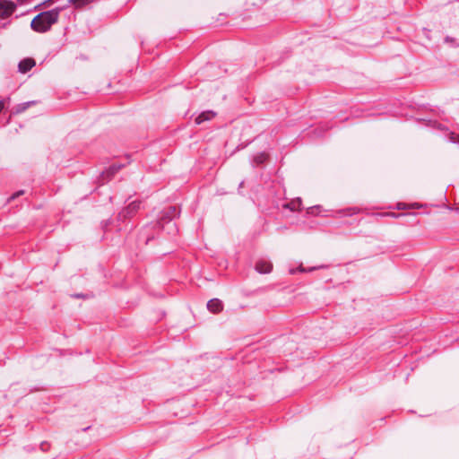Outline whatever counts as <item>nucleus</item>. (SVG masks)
<instances>
[{
	"label": "nucleus",
	"mask_w": 459,
	"mask_h": 459,
	"mask_svg": "<svg viewBox=\"0 0 459 459\" xmlns=\"http://www.w3.org/2000/svg\"><path fill=\"white\" fill-rule=\"evenodd\" d=\"M50 447V444L47 441H43L39 445V448L42 452H47Z\"/></svg>",
	"instance_id": "18"
},
{
	"label": "nucleus",
	"mask_w": 459,
	"mask_h": 459,
	"mask_svg": "<svg viewBox=\"0 0 459 459\" xmlns=\"http://www.w3.org/2000/svg\"><path fill=\"white\" fill-rule=\"evenodd\" d=\"M66 7L57 6L48 11H44L37 14L30 22V28L32 30L44 33L48 31L52 25L56 23L60 15V13Z\"/></svg>",
	"instance_id": "2"
},
{
	"label": "nucleus",
	"mask_w": 459,
	"mask_h": 459,
	"mask_svg": "<svg viewBox=\"0 0 459 459\" xmlns=\"http://www.w3.org/2000/svg\"><path fill=\"white\" fill-rule=\"evenodd\" d=\"M244 183H245V181H244V180H242V181L239 183V185H238V194H240V195H242V193H241L240 189L243 187Z\"/></svg>",
	"instance_id": "22"
},
{
	"label": "nucleus",
	"mask_w": 459,
	"mask_h": 459,
	"mask_svg": "<svg viewBox=\"0 0 459 459\" xmlns=\"http://www.w3.org/2000/svg\"><path fill=\"white\" fill-rule=\"evenodd\" d=\"M4 100H0V112L2 111V109L4 108Z\"/></svg>",
	"instance_id": "25"
},
{
	"label": "nucleus",
	"mask_w": 459,
	"mask_h": 459,
	"mask_svg": "<svg viewBox=\"0 0 459 459\" xmlns=\"http://www.w3.org/2000/svg\"><path fill=\"white\" fill-rule=\"evenodd\" d=\"M141 204L142 203L140 201L131 202L126 207L118 212L117 221L125 222L126 220L133 218L140 210Z\"/></svg>",
	"instance_id": "3"
},
{
	"label": "nucleus",
	"mask_w": 459,
	"mask_h": 459,
	"mask_svg": "<svg viewBox=\"0 0 459 459\" xmlns=\"http://www.w3.org/2000/svg\"><path fill=\"white\" fill-rule=\"evenodd\" d=\"M266 159L267 154L265 152H258L253 158V164L261 165L266 160Z\"/></svg>",
	"instance_id": "14"
},
{
	"label": "nucleus",
	"mask_w": 459,
	"mask_h": 459,
	"mask_svg": "<svg viewBox=\"0 0 459 459\" xmlns=\"http://www.w3.org/2000/svg\"><path fill=\"white\" fill-rule=\"evenodd\" d=\"M181 210L178 205H167L159 213L155 221L145 224L139 232V241H143L148 245L150 241L155 238L160 231H166L168 235L175 236L178 232L175 219L178 218Z\"/></svg>",
	"instance_id": "1"
},
{
	"label": "nucleus",
	"mask_w": 459,
	"mask_h": 459,
	"mask_svg": "<svg viewBox=\"0 0 459 459\" xmlns=\"http://www.w3.org/2000/svg\"><path fill=\"white\" fill-rule=\"evenodd\" d=\"M445 42H446V43L450 44V45H451L452 47H454V48H456V47H458V46H459V44H458V42H457L456 39H455V38H453V37H450V36H446V37L445 38Z\"/></svg>",
	"instance_id": "16"
},
{
	"label": "nucleus",
	"mask_w": 459,
	"mask_h": 459,
	"mask_svg": "<svg viewBox=\"0 0 459 459\" xmlns=\"http://www.w3.org/2000/svg\"><path fill=\"white\" fill-rule=\"evenodd\" d=\"M125 165L121 163H112L107 169L108 177H112L117 173Z\"/></svg>",
	"instance_id": "12"
},
{
	"label": "nucleus",
	"mask_w": 459,
	"mask_h": 459,
	"mask_svg": "<svg viewBox=\"0 0 459 459\" xmlns=\"http://www.w3.org/2000/svg\"><path fill=\"white\" fill-rule=\"evenodd\" d=\"M255 270L260 274H266L272 272L273 264L264 259H260L255 263Z\"/></svg>",
	"instance_id": "6"
},
{
	"label": "nucleus",
	"mask_w": 459,
	"mask_h": 459,
	"mask_svg": "<svg viewBox=\"0 0 459 459\" xmlns=\"http://www.w3.org/2000/svg\"><path fill=\"white\" fill-rule=\"evenodd\" d=\"M207 309L213 314H217L223 309V303L219 299H212L207 302Z\"/></svg>",
	"instance_id": "9"
},
{
	"label": "nucleus",
	"mask_w": 459,
	"mask_h": 459,
	"mask_svg": "<svg viewBox=\"0 0 459 459\" xmlns=\"http://www.w3.org/2000/svg\"><path fill=\"white\" fill-rule=\"evenodd\" d=\"M73 297H74L76 299H83V298H85V295L82 293H76V294H74Z\"/></svg>",
	"instance_id": "21"
},
{
	"label": "nucleus",
	"mask_w": 459,
	"mask_h": 459,
	"mask_svg": "<svg viewBox=\"0 0 459 459\" xmlns=\"http://www.w3.org/2000/svg\"><path fill=\"white\" fill-rule=\"evenodd\" d=\"M456 137H457V136L455 135V133H453V132H450V133H449L448 139H449V141H450L452 143H458V141L456 140Z\"/></svg>",
	"instance_id": "20"
},
{
	"label": "nucleus",
	"mask_w": 459,
	"mask_h": 459,
	"mask_svg": "<svg viewBox=\"0 0 459 459\" xmlns=\"http://www.w3.org/2000/svg\"><path fill=\"white\" fill-rule=\"evenodd\" d=\"M90 428H91L90 426H88V427H86V428H83V429H82V431H87Z\"/></svg>",
	"instance_id": "27"
},
{
	"label": "nucleus",
	"mask_w": 459,
	"mask_h": 459,
	"mask_svg": "<svg viewBox=\"0 0 459 459\" xmlns=\"http://www.w3.org/2000/svg\"><path fill=\"white\" fill-rule=\"evenodd\" d=\"M54 3H55V0H45L42 3H40L39 4H38L35 8L39 9L41 7H48V6H50Z\"/></svg>",
	"instance_id": "17"
},
{
	"label": "nucleus",
	"mask_w": 459,
	"mask_h": 459,
	"mask_svg": "<svg viewBox=\"0 0 459 459\" xmlns=\"http://www.w3.org/2000/svg\"><path fill=\"white\" fill-rule=\"evenodd\" d=\"M102 223H103L102 227H103V229L105 230V229L108 227V225L109 224V220L105 221H103Z\"/></svg>",
	"instance_id": "24"
},
{
	"label": "nucleus",
	"mask_w": 459,
	"mask_h": 459,
	"mask_svg": "<svg viewBox=\"0 0 459 459\" xmlns=\"http://www.w3.org/2000/svg\"><path fill=\"white\" fill-rule=\"evenodd\" d=\"M36 103H37V101H35V100L20 103L14 107L12 113L13 115L21 114V113L24 112L30 107L35 105Z\"/></svg>",
	"instance_id": "11"
},
{
	"label": "nucleus",
	"mask_w": 459,
	"mask_h": 459,
	"mask_svg": "<svg viewBox=\"0 0 459 459\" xmlns=\"http://www.w3.org/2000/svg\"><path fill=\"white\" fill-rule=\"evenodd\" d=\"M321 208L320 205L311 206L307 209V213L311 215H320Z\"/></svg>",
	"instance_id": "15"
},
{
	"label": "nucleus",
	"mask_w": 459,
	"mask_h": 459,
	"mask_svg": "<svg viewBox=\"0 0 459 459\" xmlns=\"http://www.w3.org/2000/svg\"><path fill=\"white\" fill-rule=\"evenodd\" d=\"M359 211V208L356 206L347 207L343 209L331 211L332 214L330 216L335 219L351 217L352 215L358 214Z\"/></svg>",
	"instance_id": "5"
},
{
	"label": "nucleus",
	"mask_w": 459,
	"mask_h": 459,
	"mask_svg": "<svg viewBox=\"0 0 459 459\" xmlns=\"http://www.w3.org/2000/svg\"><path fill=\"white\" fill-rule=\"evenodd\" d=\"M216 113L212 110H205L198 114L195 118V123L196 125H201L205 121H210L213 117H215Z\"/></svg>",
	"instance_id": "8"
},
{
	"label": "nucleus",
	"mask_w": 459,
	"mask_h": 459,
	"mask_svg": "<svg viewBox=\"0 0 459 459\" xmlns=\"http://www.w3.org/2000/svg\"><path fill=\"white\" fill-rule=\"evenodd\" d=\"M24 448H25L28 452H30V451L35 450L34 446H26Z\"/></svg>",
	"instance_id": "23"
},
{
	"label": "nucleus",
	"mask_w": 459,
	"mask_h": 459,
	"mask_svg": "<svg viewBox=\"0 0 459 459\" xmlns=\"http://www.w3.org/2000/svg\"><path fill=\"white\" fill-rule=\"evenodd\" d=\"M16 9V4L12 0H0V17L3 19L11 16Z\"/></svg>",
	"instance_id": "4"
},
{
	"label": "nucleus",
	"mask_w": 459,
	"mask_h": 459,
	"mask_svg": "<svg viewBox=\"0 0 459 459\" xmlns=\"http://www.w3.org/2000/svg\"><path fill=\"white\" fill-rule=\"evenodd\" d=\"M301 204H302V201L299 197H298L296 199H293L290 202L282 204L281 207L283 209H288L291 212H295V211L300 210Z\"/></svg>",
	"instance_id": "10"
},
{
	"label": "nucleus",
	"mask_w": 459,
	"mask_h": 459,
	"mask_svg": "<svg viewBox=\"0 0 459 459\" xmlns=\"http://www.w3.org/2000/svg\"><path fill=\"white\" fill-rule=\"evenodd\" d=\"M28 0H17V2H19L20 4H23V3H26Z\"/></svg>",
	"instance_id": "26"
},
{
	"label": "nucleus",
	"mask_w": 459,
	"mask_h": 459,
	"mask_svg": "<svg viewBox=\"0 0 459 459\" xmlns=\"http://www.w3.org/2000/svg\"><path fill=\"white\" fill-rule=\"evenodd\" d=\"M36 62L31 57H25L22 59L18 64V72L21 74L28 73L32 67H34Z\"/></svg>",
	"instance_id": "7"
},
{
	"label": "nucleus",
	"mask_w": 459,
	"mask_h": 459,
	"mask_svg": "<svg viewBox=\"0 0 459 459\" xmlns=\"http://www.w3.org/2000/svg\"><path fill=\"white\" fill-rule=\"evenodd\" d=\"M402 215H403V214H395V213H393V216H394V217H400V216H402Z\"/></svg>",
	"instance_id": "28"
},
{
	"label": "nucleus",
	"mask_w": 459,
	"mask_h": 459,
	"mask_svg": "<svg viewBox=\"0 0 459 459\" xmlns=\"http://www.w3.org/2000/svg\"><path fill=\"white\" fill-rule=\"evenodd\" d=\"M319 268H324V266H323V265H321V266H317V267H316V266H314V267H310V268H308V269H306V268H304L302 265H299V267H297V268H291V269H290V274H295V273H297L298 272H299V273L313 272V271L317 270V269H319Z\"/></svg>",
	"instance_id": "13"
},
{
	"label": "nucleus",
	"mask_w": 459,
	"mask_h": 459,
	"mask_svg": "<svg viewBox=\"0 0 459 459\" xmlns=\"http://www.w3.org/2000/svg\"><path fill=\"white\" fill-rule=\"evenodd\" d=\"M24 194V190H18L15 193H13L10 197L9 200H14L18 198L19 196L22 195Z\"/></svg>",
	"instance_id": "19"
},
{
	"label": "nucleus",
	"mask_w": 459,
	"mask_h": 459,
	"mask_svg": "<svg viewBox=\"0 0 459 459\" xmlns=\"http://www.w3.org/2000/svg\"><path fill=\"white\" fill-rule=\"evenodd\" d=\"M401 205H402V204H398L397 208L402 209L403 207Z\"/></svg>",
	"instance_id": "29"
}]
</instances>
